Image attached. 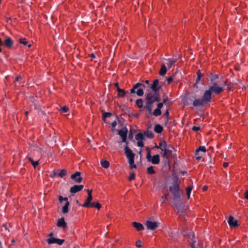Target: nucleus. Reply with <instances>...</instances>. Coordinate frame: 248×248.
Wrapping results in <instances>:
<instances>
[{"label": "nucleus", "mask_w": 248, "mask_h": 248, "mask_svg": "<svg viewBox=\"0 0 248 248\" xmlns=\"http://www.w3.org/2000/svg\"><path fill=\"white\" fill-rule=\"evenodd\" d=\"M207 186H204L202 187L203 190L205 191L207 189Z\"/></svg>", "instance_id": "nucleus-62"}, {"label": "nucleus", "mask_w": 248, "mask_h": 248, "mask_svg": "<svg viewBox=\"0 0 248 248\" xmlns=\"http://www.w3.org/2000/svg\"><path fill=\"white\" fill-rule=\"evenodd\" d=\"M226 86H228V87H227V89H228V90H230V89H231V86L229 85H228V84L227 83H226Z\"/></svg>", "instance_id": "nucleus-63"}, {"label": "nucleus", "mask_w": 248, "mask_h": 248, "mask_svg": "<svg viewBox=\"0 0 248 248\" xmlns=\"http://www.w3.org/2000/svg\"><path fill=\"white\" fill-rule=\"evenodd\" d=\"M118 134L121 137L122 139V141L120 142H125L126 144H128V141H126L127 129L124 128L123 129L120 130L118 132Z\"/></svg>", "instance_id": "nucleus-10"}, {"label": "nucleus", "mask_w": 248, "mask_h": 248, "mask_svg": "<svg viewBox=\"0 0 248 248\" xmlns=\"http://www.w3.org/2000/svg\"><path fill=\"white\" fill-rule=\"evenodd\" d=\"M59 200L60 202H62L63 201H65L66 202L68 201L67 197L63 198L62 196H59Z\"/></svg>", "instance_id": "nucleus-44"}, {"label": "nucleus", "mask_w": 248, "mask_h": 248, "mask_svg": "<svg viewBox=\"0 0 248 248\" xmlns=\"http://www.w3.org/2000/svg\"><path fill=\"white\" fill-rule=\"evenodd\" d=\"M20 43L24 45V46L27 45L28 44V41L26 38H21L19 40Z\"/></svg>", "instance_id": "nucleus-41"}, {"label": "nucleus", "mask_w": 248, "mask_h": 248, "mask_svg": "<svg viewBox=\"0 0 248 248\" xmlns=\"http://www.w3.org/2000/svg\"><path fill=\"white\" fill-rule=\"evenodd\" d=\"M167 61H168V63H167V64L168 66V68H170L172 65L177 62V59L172 58L169 59L167 60Z\"/></svg>", "instance_id": "nucleus-22"}, {"label": "nucleus", "mask_w": 248, "mask_h": 248, "mask_svg": "<svg viewBox=\"0 0 248 248\" xmlns=\"http://www.w3.org/2000/svg\"><path fill=\"white\" fill-rule=\"evenodd\" d=\"M147 172L148 174H153L155 173L153 166H150L147 169Z\"/></svg>", "instance_id": "nucleus-33"}, {"label": "nucleus", "mask_w": 248, "mask_h": 248, "mask_svg": "<svg viewBox=\"0 0 248 248\" xmlns=\"http://www.w3.org/2000/svg\"><path fill=\"white\" fill-rule=\"evenodd\" d=\"M57 226L62 228H65L67 226V224L65 222L63 217H62L58 220Z\"/></svg>", "instance_id": "nucleus-19"}, {"label": "nucleus", "mask_w": 248, "mask_h": 248, "mask_svg": "<svg viewBox=\"0 0 248 248\" xmlns=\"http://www.w3.org/2000/svg\"><path fill=\"white\" fill-rule=\"evenodd\" d=\"M146 226L148 229L154 231L158 227V224L156 222H153L151 221L147 220L146 222Z\"/></svg>", "instance_id": "nucleus-13"}, {"label": "nucleus", "mask_w": 248, "mask_h": 248, "mask_svg": "<svg viewBox=\"0 0 248 248\" xmlns=\"http://www.w3.org/2000/svg\"><path fill=\"white\" fill-rule=\"evenodd\" d=\"M228 224L231 228L235 227L238 225L237 221L235 220L232 216H230L229 217Z\"/></svg>", "instance_id": "nucleus-17"}, {"label": "nucleus", "mask_w": 248, "mask_h": 248, "mask_svg": "<svg viewBox=\"0 0 248 248\" xmlns=\"http://www.w3.org/2000/svg\"><path fill=\"white\" fill-rule=\"evenodd\" d=\"M117 125L116 121H114L111 123V126L112 128H115Z\"/></svg>", "instance_id": "nucleus-55"}, {"label": "nucleus", "mask_w": 248, "mask_h": 248, "mask_svg": "<svg viewBox=\"0 0 248 248\" xmlns=\"http://www.w3.org/2000/svg\"><path fill=\"white\" fill-rule=\"evenodd\" d=\"M173 80V78L172 77H169L167 78V80L169 83H170Z\"/></svg>", "instance_id": "nucleus-54"}, {"label": "nucleus", "mask_w": 248, "mask_h": 248, "mask_svg": "<svg viewBox=\"0 0 248 248\" xmlns=\"http://www.w3.org/2000/svg\"><path fill=\"white\" fill-rule=\"evenodd\" d=\"M144 87L145 85L143 84L140 83H137L133 87V88H132L130 90V93H135V90L136 89H138L139 87Z\"/></svg>", "instance_id": "nucleus-21"}, {"label": "nucleus", "mask_w": 248, "mask_h": 248, "mask_svg": "<svg viewBox=\"0 0 248 248\" xmlns=\"http://www.w3.org/2000/svg\"><path fill=\"white\" fill-rule=\"evenodd\" d=\"M167 72V68L165 64H162L160 70L159 74L164 76Z\"/></svg>", "instance_id": "nucleus-28"}, {"label": "nucleus", "mask_w": 248, "mask_h": 248, "mask_svg": "<svg viewBox=\"0 0 248 248\" xmlns=\"http://www.w3.org/2000/svg\"><path fill=\"white\" fill-rule=\"evenodd\" d=\"M202 99L205 105L209 104L212 99V93L208 90H206L204 92Z\"/></svg>", "instance_id": "nucleus-8"}, {"label": "nucleus", "mask_w": 248, "mask_h": 248, "mask_svg": "<svg viewBox=\"0 0 248 248\" xmlns=\"http://www.w3.org/2000/svg\"><path fill=\"white\" fill-rule=\"evenodd\" d=\"M124 150V154L128 161L132 162L133 160H134L135 155L132 152L131 149L128 147L127 144L125 146Z\"/></svg>", "instance_id": "nucleus-7"}, {"label": "nucleus", "mask_w": 248, "mask_h": 248, "mask_svg": "<svg viewBox=\"0 0 248 248\" xmlns=\"http://www.w3.org/2000/svg\"><path fill=\"white\" fill-rule=\"evenodd\" d=\"M117 92H118V97H123L124 96L126 92L124 90L120 89L119 87L117 88Z\"/></svg>", "instance_id": "nucleus-24"}, {"label": "nucleus", "mask_w": 248, "mask_h": 248, "mask_svg": "<svg viewBox=\"0 0 248 248\" xmlns=\"http://www.w3.org/2000/svg\"><path fill=\"white\" fill-rule=\"evenodd\" d=\"M146 151H147L146 158L149 162H151L153 164L157 165L160 162V156L159 155H154L153 156L151 155V150L149 147H146Z\"/></svg>", "instance_id": "nucleus-6"}, {"label": "nucleus", "mask_w": 248, "mask_h": 248, "mask_svg": "<svg viewBox=\"0 0 248 248\" xmlns=\"http://www.w3.org/2000/svg\"><path fill=\"white\" fill-rule=\"evenodd\" d=\"M206 151V148L204 146H200L199 148L196 150L195 155H196V158L198 160L202 158V155H200L199 152H202L203 153H205Z\"/></svg>", "instance_id": "nucleus-15"}, {"label": "nucleus", "mask_w": 248, "mask_h": 248, "mask_svg": "<svg viewBox=\"0 0 248 248\" xmlns=\"http://www.w3.org/2000/svg\"><path fill=\"white\" fill-rule=\"evenodd\" d=\"M83 185H74L71 187L70 189V192L71 193L75 194L78 192L80 191L83 188Z\"/></svg>", "instance_id": "nucleus-14"}, {"label": "nucleus", "mask_w": 248, "mask_h": 248, "mask_svg": "<svg viewBox=\"0 0 248 248\" xmlns=\"http://www.w3.org/2000/svg\"><path fill=\"white\" fill-rule=\"evenodd\" d=\"M129 164V167L130 169H135L136 168V165L134 164V160H133L132 162L128 161Z\"/></svg>", "instance_id": "nucleus-42"}, {"label": "nucleus", "mask_w": 248, "mask_h": 248, "mask_svg": "<svg viewBox=\"0 0 248 248\" xmlns=\"http://www.w3.org/2000/svg\"><path fill=\"white\" fill-rule=\"evenodd\" d=\"M69 205V202L68 201H67L65 205L63 206L62 209V213L64 214H66L68 213V206Z\"/></svg>", "instance_id": "nucleus-25"}, {"label": "nucleus", "mask_w": 248, "mask_h": 248, "mask_svg": "<svg viewBox=\"0 0 248 248\" xmlns=\"http://www.w3.org/2000/svg\"><path fill=\"white\" fill-rule=\"evenodd\" d=\"M71 178L74 181L75 183H79L82 181V178L80 176V172L77 171L71 175Z\"/></svg>", "instance_id": "nucleus-12"}, {"label": "nucleus", "mask_w": 248, "mask_h": 248, "mask_svg": "<svg viewBox=\"0 0 248 248\" xmlns=\"http://www.w3.org/2000/svg\"><path fill=\"white\" fill-rule=\"evenodd\" d=\"M196 241H193L191 243V246L192 248H195V245Z\"/></svg>", "instance_id": "nucleus-57"}, {"label": "nucleus", "mask_w": 248, "mask_h": 248, "mask_svg": "<svg viewBox=\"0 0 248 248\" xmlns=\"http://www.w3.org/2000/svg\"><path fill=\"white\" fill-rule=\"evenodd\" d=\"M182 234L184 236H188L191 239L194 237V235L192 232H190L189 234L187 233L186 230H184L182 232Z\"/></svg>", "instance_id": "nucleus-31"}, {"label": "nucleus", "mask_w": 248, "mask_h": 248, "mask_svg": "<svg viewBox=\"0 0 248 248\" xmlns=\"http://www.w3.org/2000/svg\"><path fill=\"white\" fill-rule=\"evenodd\" d=\"M152 114L155 116L157 117L158 116H160L161 114V109L156 108L153 112Z\"/></svg>", "instance_id": "nucleus-29"}, {"label": "nucleus", "mask_w": 248, "mask_h": 248, "mask_svg": "<svg viewBox=\"0 0 248 248\" xmlns=\"http://www.w3.org/2000/svg\"><path fill=\"white\" fill-rule=\"evenodd\" d=\"M197 78L196 79V83H198L200 80V79L201 78V73L200 70H198L197 72Z\"/></svg>", "instance_id": "nucleus-43"}, {"label": "nucleus", "mask_w": 248, "mask_h": 248, "mask_svg": "<svg viewBox=\"0 0 248 248\" xmlns=\"http://www.w3.org/2000/svg\"><path fill=\"white\" fill-rule=\"evenodd\" d=\"M226 83L227 79L218 82H213L212 85L209 87L208 90L211 93L218 94L224 90V87L226 85Z\"/></svg>", "instance_id": "nucleus-4"}, {"label": "nucleus", "mask_w": 248, "mask_h": 248, "mask_svg": "<svg viewBox=\"0 0 248 248\" xmlns=\"http://www.w3.org/2000/svg\"><path fill=\"white\" fill-rule=\"evenodd\" d=\"M169 109H167L164 113V116L166 118V123H167L169 121Z\"/></svg>", "instance_id": "nucleus-46"}, {"label": "nucleus", "mask_w": 248, "mask_h": 248, "mask_svg": "<svg viewBox=\"0 0 248 248\" xmlns=\"http://www.w3.org/2000/svg\"><path fill=\"white\" fill-rule=\"evenodd\" d=\"M163 103H162L161 102L160 103H158L157 104V108H159L160 109H161V108L163 107Z\"/></svg>", "instance_id": "nucleus-51"}, {"label": "nucleus", "mask_w": 248, "mask_h": 248, "mask_svg": "<svg viewBox=\"0 0 248 248\" xmlns=\"http://www.w3.org/2000/svg\"><path fill=\"white\" fill-rule=\"evenodd\" d=\"M111 116V113L109 112H105L103 114L102 118L105 121L106 118L109 117Z\"/></svg>", "instance_id": "nucleus-40"}, {"label": "nucleus", "mask_w": 248, "mask_h": 248, "mask_svg": "<svg viewBox=\"0 0 248 248\" xmlns=\"http://www.w3.org/2000/svg\"><path fill=\"white\" fill-rule=\"evenodd\" d=\"M64 241V240L63 239L57 238L56 244H57L59 245H62Z\"/></svg>", "instance_id": "nucleus-48"}, {"label": "nucleus", "mask_w": 248, "mask_h": 248, "mask_svg": "<svg viewBox=\"0 0 248 248\" xmlns=\"http://www.w3.org/2000/svg\"><path fill=\"white\" fill-rule=\"evenodd\" d=\"M192 129L194 131H198L200 130V127L194 126Z\"/></svg>", "instance_id": "nucleus-52"}, {"label": "nucleus", "mask_w": 248, "mask_h": 248, "mask_svg": "<svg viewBox=\"0 0 248 248\" xmlns=\"http://www.w3.org/2000/svg\"><path fill=\"white\" fill-rule=\"evenodd\" d=\"M170 145H169L167 142L163 140V145L161 147L160 150L161 151V156L163 157L164 159V161L165 164H169V155L171 154L172 151L169 149Z\"/></svg>", "instance_id": "nucleus-5"}, {"label": "nucleus", "mask_w": 248, "mask_h": 248, "mask_svg": "<svg viewBox=\"0 0 248 248\" xmlns=\"http://www.w3.org/2000/svg\"><path fill=\"white\" fill-rule=\"evenodd\" d=\"M168 98H165L163 99V101L161 102L164 105V104H166L167 102L168 101Z\"/></svg>", "instance_id": "nucleus-59"}, {"label": "nucleus", "mask_w": 248, "mask_h": 248, "mask_svg": "<svg viewBox=\"0 0 248 248\" xmlns=\"http://www.w3.org/2000/svg\"><path fill=\"white\" fill-rule=\"evenodd\" d=\"M228 165H229V163H227V162H224L223 163V167H225V168L228 167Z\"/></svg>", "instance_id": "nucleus-60"}, {"label": "nucleus", "mask_w": 248, "mask_h": 248, "mask_svg": "<svg viewBox=\"0 0 248 248\" xmlns=\"http://www.w3.org/2000/svg\"><path fill=\"white\" fill-rule=\"evenodd\" d=\"M134 227L137 229V231H140L144 229L143 225L140 223L134 222L133 223Z\"/></svg>", "instance_id": "nucleus-20"}, {"label": "nucleus", "mask_w": 248, "mask_h": 248, "mask_svg": "<svg viewBox=\"0 0 248 248\" xmlns=\"http://www.w3.org/2000/svg\"><path fill=\"white\" fill-rule=\"evenodd\" d=\"M140 87H139L138 88V90H137V92H136L138 96H142L143 95V93H144L143 89L141 88H140Z\"/></svg>", "instance_id": "nucleus-35"}, {"label": "nucleus", "mask_w": 248, "mask_h": 248, "mask_svg": "<svg viewBox=\"0 0 248 248\" xmlns=\"http://www.w3.org/2000/svg\"><path fill=\"white\" fill-rule=\"evenodd\" d=\"M21 78L20 76H18V77H16L15 79V82H16V81H18L19 80V79H21Z\"/></svg>", "instance_id": "nucleus-58"}, {"label": "nucleus", "mask_w": 248, "mask_h": 248, "mask_svg": "<svg viewBox=\"0 0 248 248\" xmlns=\"http://www.w3.org/2000/svg\"><path fill=\"white\" fill-rule=\"evenodd\" d=\"M192 189V186H187L186 188L187 196V198L188 199L190 198V194H191V192Z\"/></svg>", "instance_id": "nucleus-36"}, {"label": "nucleus", "mask_w": 248, "mask_h": 248, "mask_svg": "<svg viewBox=\"0 0 248 248\" xmlns=\"http://www.w3.org/2000/svg\"><path fill=\"white\" fill-rule=\"evenodd\" d=\"M101 165L104 168L107 169L109 166V162L107 160H101Z\"/></svg>", "instance_id": "nucleus-26"}, {"label": "nucleus", "mask_w": 248, "mask_h": 248, "mask_svg": "<svg viewBox=\"0 0 248 248\" xmlns=\"http://www.w3.org/2000/svg\"><path fill=\"white\" fill-rule=\"evenodd\" d=\"M167 195H168V194H167L162 196L161 199L163 201H166L167 198Z\"/></svg>", "instance_id": "nucleus-53"}, {"label": "nucleus", "mask_w": 248, "mask_h": 248, "mask_svg": "<svg viewBox=\"0 0 248 248\" xmlns=\"http://www.w3.org/2000/svg\"><path fill=\"white\" fill-rule=\"evenodd\" d=\"M162 145H163V140L160 141L158 145H157L156 143H155V145L154 146V148L160 149L161 147L162 146Z\"/></svg>", "instance_id": "nucleus-45"}, {"label": "nucleus", "mask_w": 248, "mask_h": 248, "mask_svg": "<svg viewBox=\"0 0 248 248\" xmlns=\"http://www.w3.org/2000/svg\"><path fill=\"white\" fill-rule=\"evenodd\" d=\"M128 138L130 139H132L133 138L132 134H129V135H128Z\"/></svg>", "instance_id": "nucleus-64"}, {"label": "nucleus", "mask_w": 248, "mask_h": 248, "mask_svg": "<svg viewBox=\"0 0 248 248\" xmlns=\"http://www.w3.org/2000/svg\"><path fill=\"white\" fill-rule=\"evenodd\" d=\"M169 191L174 195L173 200L175 201V206L177 210L181 204L180 201L181 192L179 189V185L177 180L173 181L172 186L169 187Z\"/></svg>", "instance_id": "nucleus-1"}, {"label": "nucleus", "mask_w": 248, "mask_h": 248, "mask_svg": "<svg viewBox=\"0 0 248 248\" xmlns=\"http://www.w3.org/2000/svg\"><path fill=\"white\" fill-rule=\"evenodd\" d=\"M136 247L138 248H140L141 246V242L140 240H138L136 243Z\"/></svg>", "instance_id": "nucleus-50"}, {"label": "nucleus", "mask_w": 248, "mask_h": 248, "mask_svg": "<svg viewBox=\"0 0 248 248\" xmlns=\"http://www.w3.org/2000/svg\"><path fill=\"white\" fill-rule=\"evenodd\" d=\"M135 177V176L134 173H131L130 174V175H129V176L128 177V179H129V180L130 181H131V180L134 179Z\"/></svg>", "instance_id": "nucleus-49"}, {"label": "nucleus", "mask_w": 248, "mask_h": 248, "mask_svg": "<svg viewBox=\"0 0 248 248\" xmlns=\"http://www.w3.org/2000/svg\"><path fill=\"white\" fill-rule=\"evenodd\" d=\"M136 104L139 108H141L143 107V102L141 99H137Z\"/></svg>", "instance_id": "nucleus-34"}, {"label": "nucleus", "mask_w": 248, "mask_h": 248, "mask_svg": "<svg viewBox=\"0 0 248 248\" xmlns=\"http://www.w3.org/2000/svg\"><path fill=\"white\" fill-rule=\"evenodd\" d=\"M90 57L91 58H95V54L93 53L91 54L90 55Z\"/></svg>", "instance_id": "nucleus-61"}, {"label": "nucleus", "mask_w": 248, "mask_h": 248, "mask_svg": "<svg viewBox=\"0 0 248 248\" xmlns=\"http://www.w3.org/2000/svg\"><path fill=\"white\" fill-rule=\"evenodd\" d=\"M56 239H57V238L51 237L46 239V242L48 244H56Z\"/></svg>", "instance_id": "nucleus-32"}, {"label": "nucleus", "mask_w": 248, "mask_h": 248, "mask_svg": "<svg viewBox=\"0 0 248 248\" xmlns=\"http://www.w3.org/2000/svg\"><path fill=\"white\" fill-rule=\"evenodd\" d=\"M154 130L157 133H160L163 131V127L161 125L157 124L155 126Z\"/></svg>", "instance_id": "nucleus-23"}, {"label": "nucleus", "mask_w": 248, "mask_h": 248, "mask_svg": "<svg viewBox=\"0 0 248 248\" xmlns=\"http://www.w3.org/2000/svg\"><path fill=\"white\" fill-rule=\"evenodd\" d=\"M169 191L174 195L173 200L175 201V206L177 210L181 204L180 201L181 192L179 189V185L177 180L173 181L172 186L169 187Z\"/></svg>", "instance_id": "nucleus-2"}, {"label": "nucleus", "mask_w": 248, "mask_h": 248, "mask_svg": "<svg viewBox=\"0 0 248 248\" xmlns=\"http://www.w3.org/2000/svg\"><path fill=\"white\" fill-rule=\"evenodd\" d=\"M245 198L248 200V189L245 191Z\"/></svg>", "instance_id": "nucleus-56"}, {"label": "nucleus", "mask_w": 248, "mask_h": 248, "mask_svg": "<svg viewBox=\"0 0 248 248\" xmlns=\"http://www.w3.org/2000/svg\"><path fill=\"white\" fill-rule=\"evenodd\" d=\"M30 161L31 162V164L32 165V166L35 168L38 164H39V162L38 161H33V159L32 158H31V157H30L29 158Z\"/></svg>", "instance_id": "nucleus-38"}, {"label": "nucleus", "mask_w": 248, "mask_h": 248, "mask_svg": "<svg viewBox=\"0 0 248 248\" xmlns=\"http://www.w3.org/2000/svg\"><path fill=\"white\" fill-rule=\"evenodd\" d=\"M88 192V197L86 200V201L82 205L83 207H89L90 203H91V202L93 199V197L92 195V190L88 189L87 190Z\"/></svg>", "instance_id": "nucleus-11"}, {"label": "nucleus", "mask_w": 248, "mask_h": 248, "mask_svg": "<svg viewBox=\"0 0 248 248\" xmlns=\"http://www.w3.org/2000/svg\"><path fill=\"white\" fill-rule=\"evenodd\" d=\"M145 134L147 137L150 139L153 138L154 137V134L151 131H148L147 132H145Z\"/></svg>", "instance_id": "nucleus-37"}, {"label": "nucleus", "mask_w": 248, "mask_h": 248, "mask_svg": "<svg viewBox=\"0 0 248 248\" xmlns=\"http://www.w3.org/2000/svg\"><path fill=\"white\" fill-rule=\"evenodd\" d=\"M160 100V95L156 92L150 93L146 95L144 108L150 113L152 111V105L155 102Z\"/></svg>", "instance_id": "nucleus-3"}, {"label": "nucleus", "mask_w": 248, "mask_h": 248, "mask_svg": "<svg viewBox=\"0 0 248 248\" xmlns=\"http://www.w3.org/2000/svg\"><path fill=\"white\" fill-rule=\"evenodd\" d=\"M13 44V42L10 38H7L4 42V45L6 46L10 47Z\"/></svg>", "instance_id": "nucleus-27"}, {"label": "nucleus", "mask_w": 248, "mask_h": 248, "mask_svg": "<svg viewBox=\"0 0 248 248\" xmlns=\"http://www.w3.org/2000/svg\"><path fill=\"white\" fill-rule=\"evenodd\" d=\"M101 207V205L99 202L95 203V202H93L90 203L89 207H95L99 210L100 209Z\"/></svg>", "instance_id": "nucleus-30"}, {"label": "nucleus", "mask_w": 248, "mask_h": 248, "mask_svg": "<svg viewBox=\"0 0 248 248\" xmlns=\"http://www.w3.org/2000/svg\"><path fill=\"white\" fill-rule=\"evenodd\" d=\"M68 110V108L66 106L62 107L61 108V111L63 113L67 112Z\"/></svg>", "instance_id": "nucleus-47"}, {"label": "nucleus", "mask_w": 248, "mask_h": 248, "mask_svg": "<svg viewBox=\"0 0 248 248\" xmlns=\"http://www.w3.org/2000/svg\"><path fill=\"white\" fill-rule=\"evenodd\" d=\"M66 174V170H65L63 169V170H61L60 172L58 174V175L60 177L62 178Z\"/></svg>", "instance_id": "nucleus-39"}, {"label": "nucleus", "mask_w": 248, "mask_h": 248, "mask_svg": "<svg viewBox=\"0 0 248 248\" xmlns=\"http://www.w3.org/2000/svg\"><path fill=\"white\" fill-rule=\"evenodd\" d=\"M159 83V80L157 79H155L153 81L152 85H151V88L154 92H156L158 93L160 89V87H157Z\"/></svg>", "instance_id": "nucleus-16"}, {"label": "nucleus", "mask_w": 248, "mask_h": 248, "mask_svg": "<svg viewBox=\"0 0 248 248\" xmlns=\"http://www.w3.org/2000/svg\"><path fill=\"white\" fill-rule=\"evenodd\" d=\"M135 139L138 141V146L140 147H143L144 146V143L143 140L144 139L143 134L141 132L138 133L136 135Z\"/></svg>", "instance_id": "nucleus-9"}, {"label": "nucleus", "mask_w": 248, "mask_h": 248, "mask_svg": "<svg viewBox=\"0 0 248 248\" xmlns=\"http://www.w3.org/2000/svg\"><path fill=\"white\" fill-rule=\"evenodd\" d=\"M193 105L194 107L204 106L206 105L202 99H196L193 102Z\"/></svg>", "instance_id": "nucleus-18"}]
</instances>
